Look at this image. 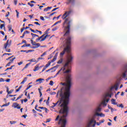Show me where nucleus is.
<instances>
[{"label":"nucleus","mask_w":127,"mask_h":127,"mask_svg":"<svg viewBox=\"0 0 127 127\" xmlns=\"http://www.w3.org/2000/svg\"><path fill=\"white\" fill-rule=\"evenodd\" d=\"M111 103L112 105H117V102H116V100H115L114 99H112L111 100Z\"/></svg>","instance_id":"obj_16"},{"label":"nucleus","mask_w":127,"mask_h":127,"mask_svg":"<svg viewBox=\"0 0 127 127\" xmlns=\"http://www.w3.org/2000/svg\"><path fill=\"white\" fill-rule=\"evenodd\" d=\"M9 123L10 125H14V124H16V121H10Z\"/></svg>","instance_id":"obj_27"},{"label":"nucleus","mask_w":127,"mask_h":127,"mask_svg":"<svg viewBox=\"0 0 127 127\" xmlns=\"http://www.w3.org/2000/svg\"><path fill=\"white\" fill-rule=\"evenodd\" d=\"M31 87H32V85H29V86L26 89V91H27V90H29V89H30V88H31Z\"/></svg>","instance_id":"obj_42"},{"label":"nucleus","mask_w":127,"mask_h":127,"mask_svg":"<svg viewBox=\"0 0 127 127\" xmlns=\"http://www.w3.org/2000/svg\"><path fill=\"white\" fill-rule=\"evenodd\" d=\"M29 62H36V60L35 59H32L31 60H28Z\"/></svg>","instance_id":"obj_22"},{"label":"nucleus","mask_w":127,"mask_h":127,"mask_svg":"<svg viewBox=\"0 0 127 127\" xmlns=\"http://www.w3.org/2000/svg\"><path fill=\"white\" fill-rule=\"evenodd\" d=\"M50 95H56V92H53L50 93Z\"/></svg>","instance_id":"obj_56"},{"label":"nucleus","mask_w":127,"mask_h":127,"mask_svg":"<svg viewBox=\"0 0 127 127\" xmlns=\"http://www.w3.org/2000/svg\"><path fill=\"white\" fill-rule=\"evenodd\" d=\"M73 60V57L71 56H69L68 59V62L64 64V68H62L57 73V74L55 75L54 78L55 77H57L58 75H59V74H61L63 72H64V73H70V69H68V66L69 65V63H70V62H72V60ZM66 67H67V70H65L64 71V70H65Z\"/></svg>","instance_id":"obj_3"},{"label":"nucleus","mask_w":127,"mask_h":127,"mask_svg":"<svg viewBox=\"0 0 127 127\" xmlns=\"http://www.w3.org/2000/svg\"><path fill=\"white\" fill-rule=\"evenodd\" d=\"M30 30H31L32 32H33V33H37V31H36V30L35 31L34 30L30 28Z\"/></svg>","instance_id":"obj_26"},{"label":"nucleus","mask_w":127,"mask_h":127,"mask_svg":"<svg viewBox=\"0 0 127 127\" xmlns=\"http://www.w3.org/2000/svg\"><path fill=\"white\" fill-rule=\"evenodd\" d=\"M38 70H39V64H37L35 66V69H33V71H34L35 72L36 71H38Z\"/></svg>","instance_id":"obj_11"},{"label":"nucleus","mask_w":127,"mask_h":127,"mask_svg":"<svg viewBox=\"0 0 127 127\" xmlns=\"http://www.w3.org/2000/svg\"><path fill=\"white\" fill-rule=\"evenodd\" d=\"M28 33H29V31H25L24 32V34H28Z\"/></svg>","instance_id":"obj_53"},{"label":"nucleus","mask_w":127,"mask_h":127,"mask_svg":"<svg viewBox=\"0 0 127 127\" xmlns=\"http://www.w3.org/2000/svg\"><path fill=\"white\" fill-rule=\"evenodd\" d=\"M6 92L7 93H8L9 92V88H8V87H6Z\"/></svg>","instance_id":"obj_58"},{"label":"nucleus","mask_w":127,"mask_h":127,"mask_svg":"<svg viewBox=\"0 0 127 127\" xmlns=\"http://www.w3.org/2000/svg\"><path fill=\"white\" fill-rule=\"evenodd\" d=\"M31 64V63H29L28 64H26V65L24 66V68L23 69H26V68H28V66L30 65V64Z\"/></svg>","instance_id":"obj_20"},{"label":"nucleus","mask_w":127,"mask_h":127,"mask_svg":"<svg viewBox=\"0 0 127 127\" xmlns=\"http://www.w3.org/2000/svg\"><path fill=\"white\" fill-rule=\"evenodd\" d=\"M67 116H68V114H63V116L61 117L58 123L59 125H61V127H65L66 126L67 121L65 118H66Z\"/></svg>","instance_id":"obj_4"},{"label":"nucleus","mask_w":127,"mask_h":127,"mask_svg":"<svg viewBox=\"0 0 127 127\" xmlns=\"http://www.w3.org/2000/svg\"><path fill=\"white\" fill-rule=\"evenodd\" d=\"M33 15L34 14H32V15H29V17H30V19H31L33 17Z\"/></svg>","instance_id":"obj_52"},{"label":"nucleus","mask_w":127,"mask_h":127,"mask_svg":"<svg viewBox=\"0 0 127 127\" xmlns=\"http://www.w3.org/2000/svg\"><path fill=\"white\" fill-rule=\"evenodd\" d=\"M11 45V40H8L6 43L4 45V48L5 49L6 52H10V49H7V47L9 48Z\"/></svg>","instance_id":"obj_5"},{"label":"nucleus","mask_w":127,"mask_h":127,"mask_svg":"<svg viewBox=\"0 0 127 127\" xmlns=\"http://www.w3.org/2000/svg\"><path fill=\"white\" fill-rule=\"evenodd\" d=\"M15 11L16 12V16H17V18H18L19 12L18 11H17V10H16Z\"/></svg>","instance_id":"obj_31"},{"label":"nucleus","mask_w":127,"mask_h":127,"mask_svg":"<svg viewBox=\"0 0 127 127\" xmlns=\"http://www.w3.org/2000/svg\"><path fill=\"white\" fill-rule=\"evenodd\" d=\"M12 92H13V89L10 90V91H9V92H8L7 93L8 95H9V94H11Z\"/></svg>","instance_id":"obj_34"},{"label":"nucleus","mask_w":127,"mask_h":127,"mask_svg":"<svg viewBox=\"0 0 127 127\" xmlns=\"http://www.w3.org/2000/svg\"><path fill=\"white\" fill-rule=\"evenodd\" d=\"M13 67H14V65H11L10 67L7 68L5 71H7V70H11Z\"/></svg>","instance_id":"obj_21"},{"label":"nucleus","mask_w":127,"mask_h":127,"mask_svg":"<svg viewBox=\"0 0 127 127\" xmlns=\"http://www.w3.org/2000/svg\"><path fill=\"white\" fill-rule=\"evenodd\" d=\"M35 24H36L37 25H39L40 26V24H39V23L38 22H34Z\"/></svg>","instance_id":"obj_47"},{"label":"nucleus","mask_w":127,"mask_h":127,"mask_svg":"<svg viewBox=\"0 0 127 127\" xmlns=\"http://www.w3.org/2000/svg\"><path fill=\"white\" fill-rule=\"evenodd\" d=\"M39 93H40V97H41L42 96V93L41 92V89L40 88L38 89Z\"/></svg>","instance_id":"obj_24"},{"label":"nucleus","mask_w":127,"mask_h":127,"mask_svg":"<svg viewBox=\"0 0 127 127\" xmlns=\"http://www.w3.org/2000/svg\"><path fill=\"white\" fill-rule=\"evenodd\" d=\"M47 37H49V35H46L45 36V34H44V35H42L41 37H40V38L41 39L40 40V42L44 41V40H45V39H46V38H47Z\"/></svg>","instance_id":"obj_7"},{"label":"nucleus","mask_w":127,"mask_h":127,"mask_svg":"<svg viewBox=\"0 0 127 127\" xmlns=\"http://www.w3.org/2000/svg\"><path fill=\"white\" fill-rule=\"evenodd\" d=\"M31 43L32 45L33 46V47H32L33 49H35V48H38V47H40V43H36V42H34L31 39L30 40Z\"/></svg>","instance_id":"obj_6"},{"label":"nucleus","mask_w":127,"mask_h":127,"mask_svg":"<svg viewBox=\"0 0 127 127\" xmlns=\"http://www.w3.org/2000/svg\"><path fill=\"white\" fill-rule=\"evenodd\" d=\"M50 30V29H48L46 30V31L45 32V34H48V32Z\"/></svg>","instance_id":"obj_33"},{"label":"nucleus","mask_w":127,"mask_h":127,"mask_svg":"<svg viewBox=\"0 0 127 127\" xmlns=\"http://www.w3.org/2000/svg\"><path fill=\"white\" fill-rule=\"evenodd\" d=\"M36 31H37V32H39L40 33V34H42V32L41 31H39L38 30H36Z\"/></svg>","instance_id":"obj_44"},{"label":"nucleus","mask_w":127,"mask_h":127,"mask_svg":"<svg viewBox=\"0 0 127 127\" xmlns=\"http://www.w3.org/2000/svg\"><path fill=\"white\" fill-rule=\"evenodd\" d=\"M119 85L118 84H115L113 86H112L110 91H112L113 89H115V91H118Z\"/></svg>","instance_id":"obj_8"},{"label":"nucleus","mask_w":127,"mask_h":127,"mask_svg":"<svg viewBox=\"0 0 127 127\" xmlns=\"http://www.w3.org/2000/svg\"><path fill=\"white\" fill-rule=\"evenodd\" d=\"M126 73H127V71L123 73V78H126V77H127V74Z\"/></svg>","instance_id":"obj_30"},{"label":"nucleus","mask_w":127,"mask_h":127,"mask_svg":"<svg viewBox=\"0 0 127 127\" xmlns=\"http://www.w3.org/2000/svg\"><path fill=\"white\" fill-rule=\"evenodd\" d=\"M39 40H41L40 37L36 39V42H38V41H39Z\"/></svg>","instance_id":"obj_37"},{"label":"nucleus","mask_w":127,"mask_h":127,"mask_svg":"<svg viewBox=\"0 0 127 127\" xmlns=\"http://www.w3.org/2000/svg\"><path fill=\"white\" fill-rule=\"evenodd\" d=\"M25 29V28L23 27L21 29V33L23 32V30Z\"/></svg>","instance_id":"obj_48"},{"label":"nucleus","mask_w":127,"mask_h":127,"mask_svg":"<svg viewBox=\"0 0 127 127\" xmlns=\"http://www.w3.org/2000/svg\"><path fill=\"white\" fill-rule=\"evenodd\" d=\"M11 64V62L8 63L7 64L5 65V67H7V66H10Z\"/></svg>","instance_id":"obj_35"},{"label":"nucleus","mask_w":127,"mask_h":127,"mask_svg":"<svg viewBox=\"0 0 127 127\" xmlns=\"http://www.w3.org/2000/svg\"><path fill=\"white\" fill-rule=\"evenodd\" d=\"M27 80V77H25L23 81H24V82H26Z\"/></svg>","instance_id":"obj_63"},{"label":"nucleus","mask_w":127,"mask_h":127,"mask_svg":"<svg viewBox=\"0 0 127 127\" xmlns=\"http://www.w3.org/2000/svg\"><path fill=\"white\" fill-rule=\"evenodd\" d=\"M23 63L22 62H20L19 63H18V65H20L21 64H22Z\"/></svg>","instance_id":"obj_59"},{"label":"nucleus","mask_w":127,"mask_h":127,"mask_svg":"<svg viewBox=\"0 0 127 127\" xmlns=\"http://www.w3.org/2000/svg\"><path fill=\"white\" fill-rule=\"evenodd\" d=\"M0 82H4V79L2 78H0Z\"/></svg>","instance_id":"obj_50"},{"label":"nucleus","mask_w":127,"mask_h":127,"mask_svg":"<svg viewBox=\"0 0 127 127\" xmlns=\"http://www.w3.org/2000/svg\"><path fill=\"white\" fill-rule=\"evenodd\" d=\"M44 79L43 78H39L36 80V82H39L40 84H41L42 83V81H44Z\"/></svg>","instance_id":"obj_14"},{"label":"nucleus","mask_w":127,"mask_h":127,"mask_svg":"<svg viewBox=\"0 0 127 127\" xmlns=\"http://www.w3.org/2000/svg\"><path fill=\"white\" fill-rule=\"evenodd\" d=\"M21 97H22V96H19L16 100V101H17L18 100H19V99H21Z\"/></svg>","instance_id":"obj_49"},{"label":"nucleus","mask_w":127,"mask_h":127,"mask_svg":"<svg viewBox=\"0 0 127 127\" xmlns=\"http://www.w3.org/2000/svg\"><path fill=\"white\" fill-rule=\"evenodd\" d=\"M16 95H9V97H15Z\"/></svg>","instance_id":"obj_62"},{"label":"nucleus","mask_w":127,"mask_h":127,"mask_svg":"<svg viewBox=\"0 0 127 127\" xmlns=\"http://www.w3.org/2000/svg\"><path fill=\"white\" fill-rule=\"evenodd\" d=\"M61 20L58 21V22H56L53 26H55V25H57V24H58V23H61Z\"/></svg>","instance_id":"obj_25"},{"label":"nucleus","mask_w":127,"mask_h":127,"mask_svg":"<svg viewBox=\"0 0 127 127\" xmlns=\"http://www.w3.org/2000/svg\"><path fill=\"white\" fill-rule=\"evenodd\" d=\"M39 109H40L41 110H44L46 112H47V108L45 107H39Z\"/></svg>","instance_id":"obj_17"},{"label":"nucleus","mask_w":127,"mask_h":127,"mask_svg":"<svg viewBox=\"0 0 127 127\" xmlns=\"http://www.w3.org/2000/svg\"><path fill=\"white\" fill-rule=\"evenodd\" d=\"M53 31H56V30H57V27H55L52 29Z\"/></svg>","instance_id":"obj_61"},{"label":"nucleus","mask_w":127,"mask_h":127,"mask_svg":"<svg viewBox=\"0 0 127 127\" xmlns=\"http://www.w3.org/2000/svg\"><path fill=\"white\" fill-rule=\"evenodd\" d=\"M4 81H5V82H10V79H7Z\"/></svg>","instance_id":"obj_60"},{"label":"nucleus","mask_w":127,"mask_h":127,"mask_svg":"<svg viewBox=\"0 0 127 127\" xmlns=\"http://www.w3.org/2000/svg\"><path fill=\"white\" fill-rule=\"evenodd\" d=\"M63 60L62 59L60 60L58 62V64H61L63 62Z\"/></svg>","instance_id":"obj_32"},{"label":"nucleus","mask_w":127,"mask_h":127,"mask_svg":"<svg viewBox=\"0 0 127 127\" xmlns=\"http://www.w3.org/2000/svg\"><path fill=\"white\" fill-rule=\"evenodd\" d=\"M57 9H59V7H57V8H54V9L52 10V12H53V11H55V10H56Z\"/></svg>","instance_id":"obj_39"},{"label":"nucleus","mask_w":127,"mask_h":127,"mask_svg":"<svg viewBox=\"0 0 127 127\" xmlns=\"http://www.w3.org/2000/svg\"><path fill=\"white\" fill-rule=\"evenodd\" d=\"M13 106L15 108H16L18 106H19V105L16 103H14L13 104Z\"/></svg>","instance_id":"obj_18"},{"label":"nucleus","mask_w":127,"mask_h":127,"mask_svg":"<svg viewBox=\"0 0 127 127\" xmlns=\"http://www.w3.org/2000/svg\"><path fill=\"white\" fill-rule=\"evenodd\" d=\"M96 116H98V117H105V114H103V113H96Z\"/></svg>","instance_id":"obj_13"},{"label":"nucleus","mask_w":127,"mask_h":127,"mask_svg":"<svg viewBox=\"0 0 127 127\" xmlns=\"http://www.w3.org/2000/svg\"><path fill=\"white\" fill-rule=\"evenodd\" d=\"M46 55V52H44L42 55H41V57H43V56Z\"/></svg>","instance_id":"obj_46"},{"label":"nucleus","mask_w":127,"mask_h":127,"mask_svg":"<svg viewBox=\"0 0 127 127\" xmlns=\"http://www.w3.org/2000/svg\"><path fill=\"white\" fill-rule=\"evenodd\" d=\"M3 27H4V24H1L0 25L1 29H2Z\"/></svg>","instance_id":"obj_51"},{"label":"nucleus","mask_w":127,"mask_h":127,"mask_svg":"<svg viewBox=\"0 0 127 127\" xmlns=\"http://www.w3.org/2000/svg\"><path fill=\"white\" fill-rule=\"evenodd\" d=\"M112 95L113 93L112 92H110V93H108L106 94V97H109L110 98H111Z\"/></svg>","instance_id":"obj_15"},{"label":"nucleus","mask_w":127,"mask_h":127,"mask_svg":"<svg viewBox=\"0 0 127 127\" xmlns=\"http://www.w3.org/2000/svg\"><path fill=\"white\" fill-rule=\"evenodd\" d=\"M33 51H34V50H28V51L21 50L20 52H25L26 53H29V52H32Z\"/></svg>","instance_id":"obj_10"},{"label":"nucleus","mask_w":127,"mask_h":127,"mask_svg":"<svg viewBox=\"0 0 127 127\" xmlns=\"http://www.w3.org/2000/svg\"><path fill=\"white\" fill-rule=\"evenodd\" d=\"M117 118H118V117L115 116L114 118V120L115 121V122H117Z\"/></svg>","instance_id":"obj_57"},{"label":"nucleus","mask_w":127,"mask_h":127,"mask_svg":"<svg viewBox=\"0 0 127 127\" xmlns=\"http://www.w3.org/2000/svg\"><path fill=\"white\" fill-rule=\"evenodd\" d=\"M101 105H100L99 107H97V109H96L95 112H96V114H97V113H100V112H101V111H102V108H101Z\"/></svg>","instance_id":"obj_9"},{"label":"nucleus","mask_w":127,"mask_h":127,"mask_svg":"<svg viewBox=\"0 0 127 127\" xmlns=\"http://www.w3.org/2000/svg\"><path fill=\"white\" fill-rule=\"evenodd\" d=\"M26 117H27V115H22L21 116V118H24V119H26Z\"/></svg>","instance_id":"obj_54"},{"label":"nucleus","mask_w":127,"mask_h":127,"mask_svg":"<svg viewBox=\"0 0 127 127\" xmlns=\"http://www.w3.org/2000/svg\"><path fill=\"white\" fill-rule=\"evenodd\" d=\"M68 2H67L66 3L69 4V3H73L74 2V0H68Z\"/></svg>","instance_id":"obj_19"},{"label":"nucleus","mask_w":127,"mask_h":127,"mask_svg":"<svg viewBox=\"0 0 127 127\" xmlns=\"http://www.w3.org/2000/svg\"><path fill=\"white\" fill-rule=\"evenodd\" d=\"M102 104L103 105V106H104V107H106V106H107V103H106V100H104L102 102Z\"/></svg>","instance_id":"obj_23"},{"label":"nucleus","mask_w":127,"mask_h":127,"mask_svg":"<svg viewBox=\"0 0 127 127\" xmlns=\"http://www.w3.org/2000/svg\"><path fill=\"white\" fill-rule=\"evenodd\" d=\"M71 45V37L68 36L65 40L64 46L65 47L62 53H61V56H63L65 54L66 51L67 53H70V46Z\"/></svg>","instance_id":"obj_2"},{"label":"nucleus","mask_w":127,"mask_h":127,"mask_svg":"<svg viewBox=\"0 0 127 127\" xmlns=\"http://www.w3.org/2000/svg\"><path fill=\"white\" fill-rule=\"evenodd\" d=\"M44 11H48V8L47 7V8H45V9H44Z\"/></svg>","instance_id":"obj_64"},{"label":"nucleus","mask_w":127,"mask_h":127,"mask_svg":"<svg viewBox=\"0 0 127 127\" xmlns=\"http://www.w3.org/2000/svg\"><path fill=\"white\" fill-rule=\"evenodd\" d=\"M51 121V119H47V122H46V123H50Z\"/></svg>","instance_id":"obj_38"},{"label":"nucleus","mask_w":127,"mask_h":127,"mask_svg":"<svg viewBox=\"0 0 127 127\" xmlns=\"http://www.w3.org/2000/svg\"><path fill=\"white\" fill-rule=\"evenodd\" d=\"M117 107H119V108H122V109H124V105H123V104H121L120 106H119V105H117Z\"/></svg>","instance_id":"obj_28"},{"label":"nucleus","mask_w":127,"mask_h":127,"mask_svg":"<svg viewBox=\"0 0 127 127\" xmlns=\"http://www.w3.org/2000/svg\"><path fill=\"white\" fill-rule=\"evenodd\" d=\"M53 81L51 80L50 82V83L49 84L51 85V86H53Z\"/></svg>","instance_id":"obj_40"},{"label":"nucleus","mask_w":127,"mask_h":127,"mask_svg":"<svg viewBox=\"0 0 127 127\" xmlns=\"http://www.w3.org/2000/svg\"><path fill=\"white\" fill-rule=\"evenodd\" d=\"M60 118V116H59V115H58L57 117V118L56 119V121H58V120H59V118Z\"/></svg>","instance_id":"obj_55"},{"label":"nucleus","mask_w":127,"mask_h":127,"mask_svg":"<svg viewBox=\"0 0 127 127\" xmlns=\"http://www.w3.org/2000/svg\"><path fill=\"white\" fill-rule=\"evenodd\" d=\"M9 102H8V103H6L5 104H4L3 105V107L4 106V107H7V106H9Z\"/></svg>","instance_id":"obj_36"},{"label":"nucleus","mask_w":127,"mask_h":127,"mask_svg":"<svg viewBox=\"0 0 127 127\" xmlns=\"http://www.w3.org/2000/svg\"><path fill=\"white\" fill-rule=\"evenodd\" d=\"M71 12H72V11L71 10L66 11L64 12V13L63 15V16L62 17V18L63 19H65L64 25H65L66 23L67 25L66 27H65L66 32L64 34V36L68 35L69 33H70V23H71V21L69 20V19H70L69 15L71 14Z\"/></svg>","instance_id":"obj_1"},{"label":"nucleus","mask_w":127,"mask_h":127,"mask_svg":"<svg viewBox=\"0 0 127 127\" xmlns=\"http://www.w3.org/2000/svg\"><path fill=\"white\" fill-rule=\"evenodd\" d=\"M40 18L41 20H43V21H44V20H45V19H44V17H43V16H40Z\"/></svg>","instance_id":"obj_41"},{"label":"nucleus","mask_w":127,"mask_h":127,"mask_svg":"<svg viewBox=\"0 0 127 127\" xmlns=\"http://www.w3.org/2000/svg\"><path fill=\"white\" fill-rule=\"evenodd\" d=\"M56 59H57V58H56L55 57H54V59L51 61V62L53 63V62H55V61H56Z\"/></svg>","instance_id":"obj_29"},{"label":"nucleus","mask_w":127,"mask_h":127,"mask_svg":"<svg viewBox=\"0 0 127 127\" xmlns=\"http://www.w3.org/2000/svg\"><path fill=\"white\" fill-rule=\"evenodd\" d=\"M8 28L9 31H11V29H12L11 26H9L8 27Z\"/></svg>","instance_id":"obj_45"},{"label":"nucleus","mask_w":127,"mask_h":127,"mask_svg":"<svg viewBox=\"0 0 127 127\" xmlns=\"http://www.w3.org/2000/svg\"><path fill=\"white\" fill-rule=\"evenodd\" d=\"M14 3L15 5H16L17 4V0H14Z\"/></svg>","instance_id":"obj_43"},{"label":"nucleus","mask_w":127,"mask_h":127,"mask_svg":"<svg viewBox=\"0 0 127 127\" xmlns=\"http://www.w3.org/2000/svg\"><path fill=\"white\" fill-rule=\"evenodd\" d=\"M31 35H32V39H34L35 37H39V36L35 34H33L32 33H31Z\"/></svg>","instance_id":"obj_12"}]
</instances>
